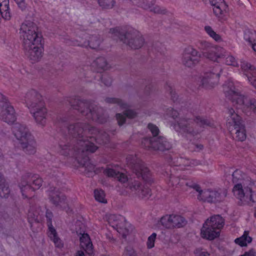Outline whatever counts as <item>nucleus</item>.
Returning a JSON list of instances; mask_svg holds the SVG:
<instances>
[{
  "label": "nucleus",
  "mask_w": 256,
  "mask_h": 256,
  "mask_svg": "<svg viewBox=\"0 0 256 256\" xmlns=\"http://www.w3.org/2000/svg\"><path fill=\"white\" fill-rule=\"evenodd\" d=\"M168 184L172 187L182 188L184 186H188V180L184 178L181 179L178 176H171L170 178Z\"/></svg>",
  "instance_id": "obj_38"
},
{
  "label": "nucleus",
  "mask_w": 256,
  "mask_h": 256,
  "mask_svg": "<svg viewBox=\"0 0 256 256\" xmlns=\"http://www.w3.org/2000/svg\"><path fill=\"white\" fill-rule=\"evenodd\" d=\"M223 90L226 96L232 100V104L244 112L247 110L256 111V100L248 98L240 94L236 90L232 82L228 80L223 86Z\"/></svg>",
  "instance_id": "obj_4"
},
{
  "label": "nucleus",
  "mask_w": 256,
  "mask_h": 256,
  "mask_svg": "<svg viewBox=\"0 0 256 256\" xmlns=\"http://www.w3.org/2000/svg\"><path fill=\"white\" fill-rule=\"evenodd\" d=\"M155 137L144 138L142 140V145L148 150H164L169 147L168 144L165 142L163 146H158L154 142Z\"/></svg>",
  "instance_id": "obj_29"
},
{
  "label": "nucleus",
  "mask_w": 256,
  "mask_h": 256,
  "mask_svg": "<svg viewBox=\"0 0 256 256\" xmlns=\"http://www.w3.org/2000/svg\"><path fill=\"white\" fill-rule=\"evenodd\" d=\"M194 254L196 256H209V254L202 249L198 248L194 251Z\"/></svg>",
  "instance_id": "obj_58"
},
{
  "label": "nucleus",
  "mask_w": 256,
  "mask_h": 256,
  "mask_svg": "<svg viewBox=\"0 0 256 256\" xmlns=\"http://www.w3.org/2000/svg\"><path fill=\"white\" fill-rule=\"evenodd\" d=\"M26 56L31 61L34 63L39 61L42 56V43L38 44L23 46Z\"/></svg>",
  "instance_id": "obj_17"
},
{
  "label": "nucleus",
  "mask_w": 256,
  "mask_h": 256,
  "mask_svg": "<svg viewBox=\"0 0 256 256\" xmlns=\"http://www.w3.org/2000/svg\"><path fill=\"white\" fill-rule=\"evenodd\" d=\"M20 34L23 46L42 43V35L36 25L32 22L23 23L20 28Z\"/></svg>",
  "instance_id": "obj_6"
},
{
  "label": "nucleus",
  "mask_w": 256,
  "mask_h": 256,
  "mask_svg": "<svg viewBox=\"0 0 256 256\" xmlns=\"http://www.w3.org/2000/svg\"><path fill=\"white\" fill-rule=\"evenodd\" d=\"M197 46L202 52H208L214 45L205 40H200L197 44Z\"/></svg>",
  "instance_id": "obj_46"
},
{
  "label": "nucleus",
  "mask_w": 256,
  "mask_h": 256,
  "mask_svg": "<svg viewBox=\"0 0 256 256\" xmlns=\"http://www.w3.org/2000/svg\"><path fill=\"white\" fill-rule=\"evenodd\" d=\"M156 236V234L154 232L148 238L147 242V246L148 248H151L154 246Z\"/></svg>",
  "instance_id": "obj_52"
},
{
  "label": "nucleus",
  "mask_w": 256,
  "mask_h": 256,
  "mask_svg": "<svg viewBox=\"0 0 256 256\" xmlns=\"http://www.w3.org/2000/svg\"><path fill=\"white\" fill-rule=\"evenodd\" d=\"M72 106L88 119L100 124L106 122L108 118L105 110L88 100L76 98L70 102Z\"/></svg>",
  "instance_id": "obj_3"
},
{
  "label": "nucleus",
  "mask_w": 256,
  "mask_h": 256,
  "mask_svg": "<svg viewBox=\"0 0 256 256\" xmlns=\"http://www.w3.org/2000/svg\"><path fill=\"white\" fill-rule=\"evenodd\" d=\"M232 182L234 183L242 184L244 186H252L254 185V182L250 178L248 177L246 174L239 170H236L232 174Z\"/></svg>",
  "instance_id": "obj_26"
},
{
  "label": "nucleus",
  "mask_w": 256,
  "mask_h": 256,
  "mask_svg": "<svg viewBox=\"0 0 256 256\" xmlns=\"http://www.w3.org/2000/svg\"><path fill=\"white\" fill-rule=\"evenodd\" d=\"M100 6L103 8H112L114 4V0H97Z\"/></svg>",
  "instance_id": "obj_47"
},
{
  "label": "nucleus",
  "mask_w": 256,
  "mask_h": 256,
  "mask_svg": "<svg viewBox=\"0 0 256 256\" xmlns=\"http://www.w3.org/2000/svg\"><path fill=\"white\" fill-rule=\"evenodd\" d=\"M248 80L250 84L256 88V77H250L248 76Z\"/></svg>",
  "instance_id": "obj_60"
},
{
  "label": "nucleus",
  "mask_w": 256,
  "mask_h": 256,
  "mask_svg": "<svg viewBox=\"0 0 256 256\" xmlns=\"http://www.w3.org/2000/svg\"><path fill=\"white\" fill-rule=\"evenodd\" d=\"M123 255L124 256H137V254L132 246H128L124 248Z\"/></svg>",
  "instance_id": "obj_51"
},
{
  "label": "nucleus",
  "mask_w": 256,
  "mask_h": 256,
  "mask_svg": "<svg viewBox=\"0 0 256 256\" xmlns=\"http://www.w3.org/2000/svg\"><path fill=\"white\" fill-rule=\"evenodd\" d=\"M180 165L181 166H188L189 164L188 160H184L183 158H180L179 160Z\"/></svg>",
  "instance_id": "obj_61"
},
{
  "label": "nucleus",
  "mask_w": 256,
  "mask_h": 256,
  "mask_svg": "<svg viewBox=\"0 0 256 256\" xmlns=\"http://www.w3.org/2000/svg\"><path fill=\"white\" fill-rule=\"evenodd\" d=\"M196 148L198 150H202L203 148V146L202 144H196Z\"/></svg>",
  "instance_id": "obj_64"
},
{
  "label": "nucleus",
  "mask_w": 256,
  "mask_h": 256,
  "mask_svg": "<svg viewBox=\"0 0 256 256\" xmlns=\"http://www.w3.org/2000/svg\"><path fill=\"white\" fill-rule=\"evenodd\" d=\"M148 128L152 134V137H157L159 136L160 130L158 127L152 124H148Z\"/></svg>",
  "instance_id": "obj_50"
},
{
  "label": "nucleus",
  "mask_w": 256,
  "mask_h": 256,
  "mask_svg": "<svg viewBox=\"0 0 256 256\" xmlns=\"http://www.w3.org/2000/svg\"><path fill=\"white\" fill-rule=\"evenodd\" d=\"M9 104H10V103L8 102L7 98L0 93V110H2L3 108L9 106Z\"/></svg>",
  "instance_id": "obj_54"
},
{
  "label": "nucleus",
  "mask_w": 256,
  "mask_h": 256,
  "mask_svg": "<svg viewBox=\"0 0 256 256\" xmlns=\"http://www.w3.org/2000/svg\"><path fill=\"white\" fill-rule=\"evenodd\" d=\"M8 5L9 0H0V16L6 20L11 16Z\"/></svg>",
  "instance_id": "obj_37"
},
{
  "label": "nucleus",
  "mask_w": 256,
  "mask_h": 256,
  "mask_svg": "<svg viewBox=\"0 0 256 256\" xmlns=\"http://www.w3.org/2000/svg\"><path fill=\"white\" fill-rule=\"evenodd\" d=\"M154 142L158 146H163V144H164L165 142H167L168 144L169 147L168 148L164 149L163 151L168 150L171 148V144L162 136H159L157 137H155Z\"/></svg>",
  "instance_id": "obj_48"
},
{
  "label": "nucleus",
  "mask_w": 256,
  "mask_h": 256,
  "mask_svg": "<svg viewBox=\"0 0 256 256\" xmlns=\"http://www.w3.org/2000/svg\"><path fill=\"white\" fill-rule=\"evenodd\" d=\"M239 256H256V252L254 249L252 248L248 251L246 252L243 254Z\"/></svg>",
  "instance_id": "obj_59"
},
{
  "label": "nucleus",
  "mask_w": 256,
  "mask_h": 256,
  "mask_svg": "<svg viewBox=\"0 0 256 256\" xmlns=\"http://www.w3.org/2000/svg\"><path fill=\"white\" fill-rule=\"evenodd\" d=\"M104 172L109 177L116 178L122 184H125L128 181V177L125 174L116 172L113 168H108L104 170Z\"/></svg>",
  "instance_id": "obj_33"
},
{
  "label": "nucleus",
  "mask_w": 256,
  "mask_h": 256,
  "mask_svg": "<svg viewBox=\"0 0 256 256\" xmlns=\"http://www.w3.org/2000/svg\"><path fill=\"white\" fill-rule=\"evenodd\" d=\"M204 30L206 33L213 39H214L216 42L222 41L221 36L217 34L212 28L210 26H206L204 27Z\"/></svg>",
  "instance_id": "obj_45"
},
{
  "label": "nucleus",
  "mask_w": 256,
  "mask_h": 256,
  "mask_svg": "<svg viewBox=\"0 0 256 256\" xmlns=\"http://www.w3.org/2000/svg\"><path fill=\"white\" fill-rule=\"evenodd\" d=\"M206 224L208 226H212L213 228L220 231L224 224L223 218L220 215H216L212 216L210 219H208L206 222Z\"/></svg>",
  "instance_id": "obj_32"
},
{
  "label": "nucleus",
  "mask_w": 256,
  "mask_h": 256,
  "mask_svg": "<svg viewBox=\"0 0 256 256\" xmlns=\"http://www.w3.org/2000/svg\"><path fill=\"white\" fill-rule=\"evenodd\" d=\"M220 231L213 228L212 226H208L206 224V222L203 224L201 230V235L202 238L212 240L218 236Z\"/></svg>",
  "instance_id": "obj_30"
},
{
  "label": "nucleus",
  "mask_w": 256,
  "mask_h": 256,
  "mask_svg": "<svg viewBox=\"0 0 256 256\" xmlns=\"http://www.w3.org/2000/svg\"><path fill=\"white\" fill-rule=\"evenodd\" d=\"M101 42L102 40L99 36L96 35L90 36L88 42H78L76 40L68 43L69 44L80 46H88L92 49H96L99 47Z\"/></svg>",
  "instance_id": "obj_27"
},
{
  "label": "nucleus",
  "mask_w": 256,
  "mask_h": 256,
  "mask_svg": "<svg viewBox=\"0 0 256 256\" xmlns=\"http://www.w3.org/2000/svg\"><path fill=\"white\" fill-rule=\"evenodd\" d=\"M234 196L241 201L254 202L252 199V186L248 184L244 186L242 184H236L233 188Z\"/></svg>",
  "instance_id": "obj_15"
},
{
  "label": "nucleus",
  "mask_w": 256,
  "mask_h": 256,
  "mask_svg": "<svg viewBox=\"0 0 256 256\" xmlns=\"http://www.w3.org/2000/svg\"><path fill=\"white\" fill-rule=\"evenodd\" d=\"M92 66L98 72H101L106 70L108 66L106 59L104 57L96 58L92 63Z\"/></svg>",
  "instance_id": "obj_36"
},
{
  "label": "nucleus",
  "mask_w": 256,
  "mask_h": 256,
  "mask_svg": "<svg viewBox=\"0 0 256 256\" xmlns=\"http://www.w3.org/2000/svg\"><path fill=\"white\" fill-rule=\"evenodd\" d=\"M12 132L16 139L21 142L22 141L26 140L30 137H32L28 129L24 124L16 123L12 126Z\"/></svg>",
  "instance_id": "obj_24"
},
{
  "label": "nucleus",
  "mask_w": 256,
  "mask_h": 256,
  "mask_svg": "<svg viewBox=\"0 0 256 256\" xmlns=\"http://www.w3.org/2000/svg\"><path fill=\"white\" fill-rule=\"evenodd\" d=\"M66 138L59 143L60 152L63 155L69 154L74 150L78 162L88 171L94 170L87 156L88 152H94L98 148L96 144H105L109 142V135L104 130H98L95 127L86 122H76L66 127Z\"/></svg>",
  "instance_id": "obj_1"
},
{
  "label": "nucleus",
  "mask_w": 256,
  "mask_h": 256,
  "mask_svg": "<svg viewBox=\"0 0 256 256\" xmlns=\"http://www.w3.org/2000/svg\"><path fill=\"white\" fill-rule=\"evenodd\" d=\"M16 4H18V7L22 10H26V4L25 2V0H14Z\"/></svg>",
  "instance_id": "obj_57"
},
{
  "label": "nucleus",
  "mask_w": 256,
  "mask_h": 256,
  "mask_svg": "<svg viewBox=\"0 0 256 256\" xmlns=\"http://www.w3.org/2000/svg\"><path fill=\"white\" fill-rule=\"evenodd\" d=\"M110 32L113 35L114 38H118L121 41L132 48H140L144 44V39L140 33L132 28H128L123 34L120 32L117 28L110 29Z\"/></svg>",
  "instance_id": "obj_5"
},
{
  "label": "nucleus",
  "mask_w": 256,
  "mask_h": 256,
  "mask_svg": "<svg viewBox=\"0 0 256 256\" xmlns=\"http://www.w3.org/2000/svg\"><path fill=\"white\" fill-rule=\"evenodd\" d=\"M126 162L138 178L141 176L146 181L150 182L148 177L149 170L140 159L136 156H129L126 158Z\"/></svg>",
  "instance_id": "obj_9"
},
{
  "label": "nucleus",
  "mask_w": 256,
  "mask_h": 256,
  "mask_svg": "<svg viewBox=\"0 0 256 256\" xmlns=\"http://www.w3.org/2000/svg\"><path fill=\"white\" fill-rule=\"evenodd\" d=\"M244 38L252 45L254 50V46H256V32L249 30H246L244 34Z\"/></svg>",
  "instance_id": "obj_40"
},
{
  "label": "nucleus",
  "mask_w": 256,
  "mask_h": 256,
  "mask_svg": "<svg viewBox=\"0 0 256 256\" xmlns=\"http://www.w3.org/2000/svg\"><path fill=\"white\" fill-rule=\"evenodd\" d=\"M200 54L198 52L191 46L186 48L182 54V62L184 66L188 68H193L200 61Z\"/></svg>",
  "instance_id": "obj_11"
},
{
  "label": "nucleus",
  "mask_w": 256,
  "mask_h": 256,
  "mask_svg": "<svg viewBox=\"0 0 256 256\" xmlns=\"http://www.w3.org/2000/svg\"><path fill=\"white\" fill-rule=\"evenodd\" d=\"M166 90L167 92L170 95L171 99L175 102L178 100V95L176 94L175 90L172 88L170 86H168L166 88Z\"/></svg>",
  "instance_id": "obj_53"
},
{
  "label": "nucleus",
  "mask_w": 256,
  "mask_h": 256,
  "mask_svg": "<svg viewBox=\"0 0 256 256\" xmlns=\"http://www.w3.org/2000/svg\"><path fill=\"white\" fill-rule=\"evenodd\" d=\"M227 114V124L231 131H234L236 139L241 142L244 140L246 135L242 118L232 108L228 109Z\"/></svg>",
  "instance_id": "obj_7"
},
{
  "label": "nucleus",
  "mask_w": 256,
  "mask_h": 256,
  "mask_svg": "<svg viewBox=\"0 0 256 256\" xmlns=\"http://www.w3.org/2000/svg\"><path fill=\"white\" fill-rule=\"evenodd\" d=\"M76 256H84V252L82 250H78L76 253Z\"/></svg>",
  "instance_id": "obj_63"
},
{
  "label": "nucleus",
  "mask_w": 256,
  "mask_h": 256,
  "mask_svg": "<svg viewBox=\"0 0 256 256\" xmlns=\"http://www.w3.org/2000/svg\"><path fill=\"white\" fill-rule=\"evenodd\" d=\"M210 121L200 116H186L172 124L177 132L186 136H194L202 131L205 126H210Z\"/></svg>",
  "instance_id": "obj_2"
},
{
  "label": "nucleus",
  "mask_w": 256,
  "mask_h": 256,
  "mask_svg": "<svg viewBox=\"0 0 256 256\" xmlns=\"http://www.w3.org/2000/svg\"><path fill=\"white\" fill-rule=\"evenodd\" d=\"M94 196L95 199L98 202L102 203H106V200L105 198V194L102 190H95L94 191Z\"/></svg>",
  "instance_id": "obj_44"
},
{
  "label": "nucleus",
  "mask_w": 256,
  "mask_h": 256,
  "mask_svg": "<svg viewBox=\"0 0 256 256\" xmlns=\"http://www.w3.org/2000/svg\"><path fill=\"white\" fill-rule=\"evenodd\" d=\"M30 112L37 124L42 127L46 125L47 120L48 110L45 105H41L40 107H38Z\"/></svg>",
  "instance_id": "obj_22"
},
{
  "label": "nucleus",
  "mask_w": 256,
  "mask_h": 256,
  "mask_svg": "<svg viewBox=\"0 0 256 256\" xmlns=\"http://www.w3.org/2000/svg\"><path fill=\"white\" fill-rule=\"evenodd\" d=\"M205 58L213 62H217L218 59L226 56V50L218 46L214 45L208 52H202Z\"/></svg>",
  "instance_id": "obj_20"
},
{
  "label": "nucleus",
  "mask_w": 256,
  "mask_h": 256,
  "mask_svg": "<svg viewBox=\"0 0 256 256\" xmlns=\"http://www.w3.org/2000/svg\"><path fill=\"white\" fill-rule=\"evenodd\" d=\"M10 194V190L8 184L5 180H3L2 184H0V196L1 198H6Z\"/></svg>",
  "instance_id": "obj_43"
},
{
  "label": "nucleus",
  "mask_w": 256,
  "mask_h": 256,
  "mask_svg": "<svg viewBox=\"0 0 256 256\" xmlns=\"http://www.w3.org/2000/svg\"><path fill=\"white\" fill-rule=\"evenodd\" d=\"M138 6L156 14H166L168 10L164 7L155 4V0H138Z\"/></svg>",
  "instance_id": "obj_19"
},
{
  "label": "nucleus",
  "mask_w": 256,
  "mask_h": 256,
  "mask_svg": "<svg viewBox=\"0 0 256 256\" xmlns=\"http://www.w3.org/2000/svg\"><path fill=\"white\" fill-rule=\"evenodd\" d=\"M30 174H26L23 175L20 182H18V187L20 190L21 194L23 198H28L32 196V194L34 192V188L30 182Z\"/></svg>",
  "instance_id": "obj_18"
},
{
  "label": "nucleus",
  "mask_w": 256,
  "mask_h": 256,
  "mask_svg": "<svg viewBox=\"0 0 256 256\" xmlns=\"http://www.w3.org/2000/svg\"><path fill=\"white\" fill-rule=\"evenodd\" d=\"M222 72L221 68L218 66L212 72H206L200 78V84L206 89H212L218 85Z\"/></svg>",
  "instance_id": "obj_10"
},
{
  "label": "nucleus",
  "mask_w": 256,
  "mask_h": 256,
  "mask_svg": "<svg viewBox=\"0 0 256 256\" xmlns=\"http://www.w3.org/2000/svg\"><path fill=\"white\" fill-rule=\"evenodd\" d=\"M58 171V168L56 167H54L53 168L52 170H51L50 168H49L48 170V173L50 174H52V176L54 175L53 173H56Z\"/></svg>",
  "instance_id": "obj_62"
},
{
  "label": "nucleus",
  "mask_w": 256,
  "mask_h": 256,
  "mask_svg": "<svg viewBox=\"0 0 256 256\" xmlns=\"http://www.w3.org/2000/svg\"><path fill=\"white\" fill-rule=\"evenodd\" d=\"M48 196L50 202L56 208L61 209L68 208V204L66 196L56 188H50Z\"/></svg>",
  "instance_id": "obj_14"
},
{
  "label": "nucleus",
  "mask_w": 256,
  "mask_h": 256,
  "mask_svg": "<svg viewBox=\"0 0 256 256\" xmlns=\"http://www.w3.org/2000/svg\"><path fill=\"white\" fill-rule=\"evenodd\" d=\"M226 56L222 58H226V64L230 66H237L238 63L236 58L233 56L228 54L226 52Z\"/></svg>",
  "instance_id": "obj_49"
},
{
  "label": "nucleus",
  "mask_w": 256,
  "mask_h": 256,
  "mask_svg": "<svg viewBox=\"0 0 256 256\" xmlns=\"http://www.w3.org/2000/svg\"><path fill=\"white\" fill-rule=\"evenodd\" d=\"M104 102L109 104H116L122 109L127 108L128 104L124 102L122 100L116 98H106Z\"/></svg>",
  "instance_id": "obj_42"
},
{
  "label": "nucleus",
  "mask_w": 256,
  "mask_h": 256,
  "mask_svg": "<svg viewBox=\"0 0 256 256\" xmlns=\"http://www.w3.org/2000/svg\"><path fill=\"white\" fill-rule=\"evenodd\" d=\"M212 6H214L213 12L220 20L224 19L228 12V6L224 0H210Z\"/></svg>",
  "instance_id": "obj_21"
},
{
  "label": "nucleus",
  "mask_w": 256,
  "mask_h": 256,
  "mask_svg": "<svg viewBox=\"0 0 256 256\" xmlns=\"http://www.w3.org/2000/svg\"><path fill=\"white\" fill-rule=\"evenodd\" d=\"M166 114L170 116L173 119H176L177 118L179 115L178 112L177 110L173 109L172 108H169L166 110Z\"/></svg>",
  "instance_id": "obj_56"
},
{
  "label": "nucleus",
  "mask_w": 256,
  "mask_h": 256,
  "mask_svg": "<svg viewBox=\"0 0 256 256\" xmlns=\"http://www.w3.org/2000/svg\"><path fill=\"white\" fill-rule=\"evenodd\" d=\"M30 182L34 188V191L39 189L42 186V180L38 175L30 174Z\"/></svg>",
  "instance_id": "obj_41"
},
{
  "label": "nucleus",
  "mask_w": 256,
  "mask_h": 256,
  "mask_svg": "<svg viewBox=\"0 0 256 256\" xmlns=\"http://www.w3.org/2000/svg\"><path fill=\"white\" fill-rule=\"evenodd\" d=\"M252 240V238L248 236V232L244 231L241 236L234 240V242L240 246H246L248 244L251 243Z\"/></svg>",
  "instance_id": "obj_39"
},
{
  "label": "nucleus",
  "mask_w": 256,
  "mask_h": 256,
  "mask_svg": "<svg viewBox=\"0 0 256 256\" xmlns=\"http://www.w3.org/2000/svg\"><path fill=\"white\" fill-rule=\"evenodd\" d=\"M128 187L140 198L142 199H148L151 196L150 190L145 185H142L137 180H128L126 182Z\"/></svg>",
  "instance_id": "obj_13"
},
{
  "label": "nucleus",
  "mask_w": 256,
  "mask_h": 256,
  "mask_svg": "<svg viewBox=\"0 0 256 256\" xmlns=\"http://www.w3.org/2000/svg\"><path fill=\"white\" fill-rule=\"evenodd\" d=\"M24 100L30 111L40 107L41 105H45L42 95L34 90H31L26 94Z\"/></svg>",
  "instance_id": "obj_12"
},
{
  "label": "nucleus",
  "mask_w": 256,
  "mask_h": 256,
  "mask_svg": "<svg viewBox=\"0 0 256 256\" xmlns=\"http://www.w3.org/2000/svg\"><path fill=\"white\" fill-rule=\"evenodd\" d=\"M242 70L244 74L248 78V76L250 77H256V68L248 62L246 60H242L240 64Z\"/></svg>",
  "instance_id": "obj_34"
},
{
  "label": "nucleus",
  "mask_w": 256,
  "mask_h": 256,
  "mask_svg": "<svg viewBox=\"0 0 256 256\" xmlns=\"http://www.w3.org/2000/svg\"><path fill=\"white\" fill-rule=\"evenodd\" d=\"M192 187L198 192V198L202 202L208 203H217L222 202L226 196L225 192L217 190L212 189H205L202 190L200 187L197 184H194Z\"/></svg>",
  "instance_id": "obj_8"
},
{
  "label": "nucleus",
  "mask_w": 256,
  "mask_h": 256,
  "mask_svg": "<svg viewBox=\"0 0 256 256\" xmlns=\"http://www.w3.org/2000/svg\"><path fill=\"white\" fill-rule=\"evenodd\" d=\"M76 233L80 236V248L88 254H92L93 252V246L89 235L87 233L79 232L78 231H76Z\"/></svg>",
  "instance_id": "obj_28"
},
{
  "label": "nucleus",
  "mask_w": 256,
  "mask_h": 256,
  "mask_svg": "<svg viewBox=\"0 0 256 256\" xmlns=\"http://www.w3.org/2000/svg\"><path fill=\"white\" fill-rule=\"evenodd\" d=\"M24 151L29 154H32L36 152V142L34 137H30L26 140L22 141L20 143Z\"/></svg>",
  "instance_id": "obj_31"
},
{
  "label": "nucleus",
  "mask_w": 256,
  "mask_h": 256,
  "mask_svg": "<svg viewBox=\"0 0 256 256\" xmlns=\"http://www.w3.org/2000/svg\"><path fill=\"white\" fill-rule=\"evenodd\" d=\"M137 116V113L132 110H126L124 111V115L121 114H116V118L119 126L122 125L126 121V116L129 118H134Z\"/></svg>",
  "instance_id": "obj_35"
},
{
  "label": "nucleus",
  "mask_w": 256,
  "mask_h": 256,
  "mask_svg": "<svg viewBox=\"0 0 256 256\" xmlns=\"http://www.w3.org/2000/svg\"><path fill=\"white\" fill-rule=\"evenodd\" d=\"M160 222L162 226L167 228H180L186 224V221L183 217L174 214L162 216L160 220Z\"/></svg>",
  "instance_id": "obj_16"
},
{
  "label": "nucleus",
  "mask_w": 256,
  "mask_h": 256,
  "mask_svg": "<svg viewBox=\"0 0 256 256\" xmlns=\"http://www.w3.org/2000/svg\"><path fill=\"white\" fill-rule=\"evenodd\" d=\"M16 115L13 106H9L0 110V120L8 124H13L16 120Z\"/></svg>",
  "instance_id": "obj_25"
},
{
  "label": "nucleus",
  "mask_w": 256,
  "mask_h": 256,
  "mask_svg": "<svg viewBox=\"0 0 256 256\" xmlns=\"http://www.w3.org/2000/svg\"><path fill=\"white\" fill-rule=\"evenodd\" d=\"M102 82L106 86H110L112 82V78L107 74H104L101 78Z\"/></svg>",
  "instance_id": "obj_55"
},
{
  "label": "nucleus",
  "mask_w": 256,
  "mask_h": 256,
  "mask_svg": "<svg viewBox=\"0 0 256 256\" xmlns=\"http://www.w3.org/2000/svg\"><path fill=\"white\" fill-rule=\"evenodd\" d=\"M46 216L48 220V226L49 230V237L50 240L54 242L56 247L60 248L63 246L62 240L58 237L56 230L52 225V218L53 216L52 213L48 210L46 211Z\"/></svg>",
  "instance_id": "obj_23"
}]
</instances>
